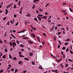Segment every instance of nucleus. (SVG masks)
<instances>
[{"mask_svg":"<svg viewBox=\"0 0 73 73\" xmlns=\"http://www.w3.org/2000/svg\"><path fill=\"white\" fill-rule=\"evenodd\" d=\"M38 68H39V69H42V70L43 69L42 68V67L40 66L38 67Z\"/></svg>","mask_w":73,"mask_h":73,"instance_id":"31","label":"nucleus"},{"mask_svg":"<svg viewBox=\"0 0 73 73\" xmlns=\"http://www.w3.org/2000/svg\"><path fill=\"white\" fill-rule=\"evenodd\" d=\"M12 44L13 48H14L15 46H16V42H13L12 43Z\"/></svg>","mask_w":73,"mask_h":73,"instance_id":"1","label":"nucleus"},{"mask_svg":"<svg viewBox=\"0 0 73 73\" xmlns=\"http://www.w3.org/2000/svg\"><path fill=\"white\" fill-rule=\"evenodd\" d=\"M33 51L32 52H30L29 53V56H32L33 54Z\"/></svg>","mask_w":73,"mask_h":73,"instance_id":"3","label":"nucleus"},{"mask_svg":"<svg viewBox=\"0 0 73 73\" xmlns=\"http://www.w3.org/2000/svg\"><path fill=\"white\" fill-rule=\"evenodd\" d=\"M61 33V32H59L58 33V35H60Z\"/></svg>","mask_w":73,"mask_h":73,"instance_id":"40","label":"nucleus"},{"mask_svg":"<svg viewBox=\"0 0 73 73\" xmlns=\"http://www.w3.org/2000/svg\"><path fill=\"white\" fill-rule=\"evenodd\" d=\"M34 20L36 21V22H38V20H37V18H35L34 19Z\"/></svg>","mask_w":73,"mask_h":73,"instance_id":"8","label":"nucleus"},{"mask_svg":"<svg viewBox=\"0 0 73 73\" xmlns=\"http://www.w3.org/2000/svg\"><path fill=\"white\" fill-rule=\"evenodd\" d=\"M68 60L71 61V62H73V61L72 60L70 59H68Z\"/></svg>","mask_w":73,"mask_h":73,"instance_id":"38","label":"nucleus"},{"mask_svg":"<svg viewBox=\"0 0 73 73\" xmlns=\"http://www.w3.org/2000/svg\"><path fill=\"white\" fill-rule=\"evenodd\" d=\"M48 23H51V21L49 19H48Z\"/></svg>","mask_w":73,"mask_h":73,"instance_id":"37","label":"nucleus"},{"mask_svg":"<svg viewBox=\"0 0 73 73\" xmlns=\"http://www.w3.org/2000/svg\"><path fill=\"white\" fill-rule=\"evenodd\" d=\"M6 13H5V15H7L8 14V11L7 9H5Z\"/></svg>","mask_w":73,"mask_h":73,"instance_id":"6","label":"nucleus"},{"mask_svg":"<svg viewBox=\"0 0 73 73\" xmlns=\"http://www.w3.org/2000/svg\"><path fill=\"white\" fill-rule=\"evenodd\" d=\"M13 60H17V58H16V57H15L13 59Z\"/></svg>","mask_w":73,"mask_h":73,"instance_id":"29","label":"nucleus"},{"mask_svg":"<svg viewBox=\"0 0 73 73\" xmlns=\"http://www.w3.org/2000/svg\"><path fill=\"white\" fill-rule=\"evenodd\" d=\"M17 44H19V40H17Z\"/></svg>","mask_w":73,"mask_h":73,"instance_id":"43","label":"nucleus"},{"mask_svg":"<svg viewBox=\"0 0 73 73\" xmlns=\"http://www.w3.org/2000/svg\"><path fill=\"white\" fill-rule=\"evenodd\" d=\"M40 0H34L33 1V2L34 3H35L36 2H37L38 1H39Z\"/></svg>","mask_w":73,"mask_h":73,"instance_id":"7","label":"nucleus"},{"mask_svg":"<svg viewBox=\"0 0 73 73\" xmlns=\"http://www.w3.org/2000/svg\"><path fill=\"white\" fill-rule=\"evenodd\" d=\"M23 7H21V8L20 10L22 11V9H23Z\"/></svg>","mask_w":73,"mask_h":73,"instance_id":"61","label":"nucleus"},{"mask_svg":"<svg viewBox=\"0 0 73 73\" xmlns=\"http://www.w3.org/2000/svg\"><path fill=\"white\" fill-rule=\"evenodd\" d=\"M19 46H20L21 47V48H23V47H24V45L23 44H21L19 45Z\"/></svg>","mask_w":73,"mask_h":73,"instance_id":"9","label":"nucleus"},{"mask_svg":"<svg viewBox=\"0 0 73 73\" xmlns=\"http://www.w3.org/2000/svg\"><path fill=\"white\" fill-rule=\"evenodd\" d=\"M33 37L34 38L35 37V34H33Z\"/></svg>","mask_w":73,"mask_h":73,"instance_id":"64","label":"nucleus"},{"mask_svg":"<svg viewBox=\"0 0 73 73\" xmlns=\"http://www.w3.org/2000/svg\"><path fill=\"white\" fill-rule=\"evenodd\" d=\"M64 15H67V13H66V11L64 12Z\"/></svg>","mask_w":73,"mask_h":73,"instance_id":"52","label":"nucleus"},{"mask_svg":"<svg viewBox=\"0 0 73 73\" xmlns=\"http://www.w3.org/2000/svg\"><path fill=\"white\" fill-rule=\"evenodd\" d=\"M19 13L20 14H21L22 13V10H20Z\"/></svg>","mask_w":73,"mask_h":73,"instance_id":"32","label":"nucleus"},{"mask_svg":"<svg viewBox=\"0 0 73 73\" xmlns=\"http://www.w3.org/2000/svg\"><path fill=\"white\" fill-rule=\"evenodd\" d=\"M14 8L15 9L16 8V5H15L14 6Z\"/></svg>","mask_w":73,"mask_h":73,"instance_id":"44","label":"nucleus"},{"mask_svg":"<svg viewBox=\"0 0 73 73\" xmlns=\"http://www.w3.org/2000/svg\"><path fill=\"white\" fill-rule=\"evenodd\" d=\"M42 28H44V29H46L45 27H44V26L42 25Z\"/></svg>","mask_w":73,"mask_h":73,"instance_id":"55","label":"nucleus"},{"mask_svg":"<svg viewBox=\"0 0 73 73\" xmlns=\"http://www.w3.org/2000/svg\"><path fill=\"white\" fill-rule=\"evenodd\" d=\"M0 43H1V44H2V43H3V41L0 40Z\"/></svg>","mask_w":73,"mask_h":73,"instance_id":"60","label":"nucleus"},{"mask_svg":"<svg viewBox=\"0 0 73 73\" xmlns=\"http://www.w3.org/2000/svg\"><path fill=\"white\" fill-rule=\"evenodd\" d=\"M57 27H55V30H57Z\"/></svg>","mask_w":73,"mask_h":73,"instance_id":"54","label":"nucleus"},{"mask_svg":"<svg viewBox=\"0 0 73 73\" xmlns=\"http://www.w3.org/2000/svg\"><path fill=\"white\" fill-rule=\"evenodd\" d=\"M6 24L8 25H9V22H7Z\"/></svg>","mask_w":73,"mask_h":73,"instance_id":"30","label":"nucleus"},{"mask_svg":"<svg viewBox=\"0 0 73 73\" xmlns=\"http://www.w3.org/2000/svg\"><path fill=\"white\" fill-rule=\"evenodd\" d=\"M37 18H38V19H39V20H40V21H41V19L40 18V17L38 16L37 17Z\"/></svg>","mask_w":73,"mask_h":73,"instance_id":"15","label":"nucleus"},{"mask_svg":"<svg viewBox=\"0 0 73 73\" xmlns=\"http://www.w3.org/2000/svg\"><path fill=\"white\" fill-rule=\"evenodd\" d=\"M19 57H23V55L21 54L19 55Z\"/></svg>","mask_w":73,"mask_h":73,"instance_id":"46","label":"nucleus"},{"mask_svg":"<svg viewBox=\"0 0 73 73\" xmlns=\"http://www.w3.org/2000/svg\"><path fill=\"white\" fill-rule=\"evenodd\" d=\"M21 49L22 52H23L24 50V49L22 48Z\"/></svg>","mask_w":73,"mask_h":73,"instance_id":"57","label":"nucleus"},{"mask_svg":"<svg viewBox=\"0 0 73 73\" xmlns=\"http://www.w3.org/2000/svg\"><path fill=\"white\" fill-rule=\"evenodd\" d=\"M9 57L10 58H12V57L11 56V54H9Z\"/></svg>","mask_w":73,"mask_h":73,"instance_id":"22","label":"nucleus"},{"mask_svg":"<svg viewBox=\"0 0 73 73\" xmlns=\"http://www.w3.org/2000/svg\"><path fill=\"white\" fill-rule=\"evenodd\" d=\"M5 50L6 53H7L8 51L7 50V48H5Z\"/></svg>","mask_w":73,"mask_h":73,"instance_id":"26","label":"nucleus"},{"mask_svg":"<svg viewBox=\"0 0 73 73\" xmlns=\"http://www.w3.org/2000/svg\"><path fill=\"white\" fill-rule=\"evenodd\" d=\"M26 30H24L21 31L22 33H24L25 31H26Z\"/></svg>","mask_w":73,"mask_h":73,"instance_id":"14","label":"nucleus"},{"mask_svg":"<svg viewBox=\"0 0 73 73\" xmlns=\"http://www.w3.org/2000/svg\"><path fill=\"white\" fill-rule=\"evenodd\" d=\"M39 12H42V11H43V10H42V8L39 9Z\"/></svg>","mask_w":73,"mask_h":73,"instance_id":"13","label":"nucleus"},{"mask_svg":"<svg viewBox=\"0 0 73 73\" xmlns=\"http://www.w3.org/2000/svg\"><path fill=\"white\" fill-rule=\"evenodd\" d=\"M63 58L64 59V58H65V55L63 54Z\"/></svg>","mask_w":73,"mask_h":73,"instance_id":"58","label":"nucleus"},{"mask_svg":"<svg viewBox=\"0 0 73 73\" xmlns=\"http://www.w3.org/2000/svg\"><path fill=\"white\" fill-rule=\"evenodd\" d=\"M4 71V70H0V72H1V73H2V72H3V71Z\"/></svg>","mask_w":73,"mask_h":73,"instance_id":"47","label":"nucleus"},{"mask_svg":"<svg viewBox=\"0 0 73 73\" xmlns=\"http://www.w3.org/2000/svg\"><path fill=\"white\" fill-rule=\"evenodd\" d=\"M29 38H28L27 37H24L23 38V39H28Z\"/></svg>","mask_w":73,"mask_h":73,"instance_id":"23","label":"nucleus"},{"mask_svg":"<svg viewBox=\"0 0 73 73\" xmlns=\"http://www.w3.org/2000/svg\"><path fill=\"white\" fill-rule=\"evenodd\" d=\"M28 42L29 43H30V44H32L33 43V42L32 41H31V40H29Z\"/></svg>","mask_w":73,"mask_h":73,"instance_id":"5","label":"nucleus"},{"mask_svg":"<svg viewBox=\"0 0 73 73\" xmlns=\"http://www.w3.org/2000/svg\"><path fill=\"white\" fill-rule=\"evenodd\" d=\"M31 62L32 63V64L33 65H34L35 64V63L33 61H31Z\"/></svg>","mask_w":73,"mask_h":73,"instance_id":"19","label":"nucleus"},{"mask_svg":"<svg viewBox=\"0 0 73 73\" xmlns=\"http://www.w3.org/2000/svg\"><path fill=\"white\" fill-rule=\"evenodd\" d=\"M65 41H67V42H69V41H70V39L68 38L66 40H65Z\"/></svg>","mask_w":73,"mask_h":73,"instance_id":"12","label":"nucleus"},{"mask_svg":"<svg viewBox=\"0 0 73 73\" xmlns=\"http://www.w3.org/2000/svg\"><path fill=\"white\" fill-rule=\"evenodd\" d=\"M6 19H7V17H4L3 18V20H6Z\"/></svg>","mask_w":73,"mask_h":73,"instance_id":"39","label":"nucleus"},{"mask_svg":"<svg viewBox=\"0 0 73 73\" xmlns=\"http://www.w3.org/2000/svg\"><path fill=\"white\" fill-rule=\"evenodd\" d=\"M62 29L63 30V31H65V29L63 28H62Z\"/></svg>","mask_w":73,"mask_h":73,"instance_id":"62","label":"nucleus"},{"mask_svg":"<svg viewBox=\"0 0 73 73\" xmlns=\"http://www.w3.org/2000/svg\"><path fill=\"white\" fill-rule=\"evenodd\" d=\"M32 29H33V30H34L35 31H36V28H35V27H32Z\"/></svg>","mask_w":73,"mask_h":73,"instance_id":"28","label":"nucleus"},{"mask_svg":"<svg viewBox=\"0 0 73 73\" xmlns=\"http://www.w3.org/2000/svg\"><path fill=\"white\" fill-rule=\"evenodd\" d=\"M57 27H61V25L60 24H58V25H57Z\"/></svg>","mask_w":73,"mask_h":73,"instance_id":"59","label":"nucleus"},{"mask_svg":"<svg viewBox=\"0 0 73 73\" xmlns=\"http://www.w3.org/2000/svg\"><path fill=\"white\" fill-rule=\"evenodd\" d=\"M14 17H17V15H15V14H14Z\"/></svg>","mask_w":73,"mask_h":73,"instance_id":"49","label":"nucleus"},{"mask_svg":"<svg viewBox=\"0 0 73 73\" xmlns=\"http://www.w3.org/2000/svg\"><path fill=\"white\" fill-rule=\"evenodd\" d=\"M15 70V69L13 68H12L11 69V72H14V71Z\"/></svg>","mask_w":73,"mask_h":73,"instance_id":"20","label":"nucleus"},{"mask_svg":"<svg viewBox=\"0 0 73 73\" xmlns=\"http://www.w3.org/2000/svg\"><path fill=\"white\" fill-rule=\"evenodd\" d=\"M11 5H12V4H10L9 5H8V6L6 7V9H8V8L10 7Z\"/></svg>","mask_w":73,"mask_h":73,"instance_id":"2","label":"nucleus"},{"mask_svg":"<svg viewBox=\"0 0 73 73\" xmlns=\"http://www.w3.org/2000/svg\"><path fill=\"white\" fill-rule=\"evenodd\" d=\"M47 17L46 16H44L42 17V19H46Z\"/></svg>","mask_w":73,"mask_h":73,"instance_id":"10","label":"nucleus"},{"mask_svg":"<svg viewBox=\"0 0 73 73\" xmlns=\"http://www.w3.org/2000/svg\"><path fill=\"white\" fill-rule=\"evenodd\" d=\"M62 12H63L64 13V12H65L66 11L65 10H62Z\"/></svg>","mask_w":73,"mask_h":73,"instance_id":"41","label":"nucleus"},{"mask_svg":"<svg viewBox=\"0 0 73 73\" xmlns=\"http://www.w3.org/2000/svg\"><path fill=\"white\" fill-rule=\"evenodd\" d=\"M69 9L71 12H72V9L70 8V7L69 8Z\"/></svg>","mask_w":73,"mask_h":73,"instance_id":"35","label":"nucleus"},{"mask_svg":"<svg viewBox=\"0 0 73 73\" xmlns=\"http://www.w3.org/2000/svg\"><path fill=\"white\" fill-rule=\"evenodd\" d=\"M70 53H71V54H72V53H73V52L72 50L70 51Z\"/></svg>","mask_w":73,"mask_h":73,"instance_id":"50","label":"nucleus"},{"mask_svg":"<svg viewBox=\"0 0 73 73\" xmlns=\"http://www.w3.org/2000/svg\"><path fill=\"white\" fill-rule=\"evenodd\" d=\"M9 44L11 46H12V42H9Z\"/></svg>","mask_w":73,"mask_h":73,"instance_id":"18","label":"nucleus"},{"mask_svg":"<svg viewBox=\"0 0 73 73\" xmlns=\"http://www.w3.org/2000/svg\"><path fill=\"white\" fill-rule=\"evenodd\" d=\"M18 71V70L17 69H16L15 70V73H17V71Z\"/></svg>","mask_w":73,"mask_h":73,"instance_id":"25","label":"nucleus"},{"mask_svg":"<svg viewBox=\"0 0 73 73\" xmlns=\"http://www.w3.org/2000/svg\"><path fill=\"white\" fill-rule=\"evenodd\" d=\"M60 45H58V49H59V48H60Z\"/></svg>","mask_w":73,"mask_h":73,"instance_id":"53","label":"nucleus"},{"mask_svg":"<svg viewBox=\"0 0 73 73\" xmlns=\"http://www.w3.org/2000/svg\"><path fill=\"white\" fill-rule=\"evenodd\" d=\"M11 36H12V37H13V38H16V37H15V36L13 35V34H11Z\"/></svg>","mask_w":73,"mask_h":73,"instance_id":"21","label":"nucleus"},{"mask_svg":"<svg viewBox=\"0 0 73 73\" xmlns=\"http://www.w3.org/2000/svg\"><path fill=\"white\" fill-rule=\"evenodd\" d=\"M5 55H3V58L5 59Z\"/></svg>","mask_w":73,"mask_h":73,"instance_id":"33","label":"nucleus"},{"mask_svg":"<svg viewBox=\"0 0 73 73\" xmlns=\"http://www.w3.org/2000/svg\"><path fill=\"white\" fill-rule=\"evenodd\" d=\"M68 51H69V49L68 48H67L66 49V52H68Z\"/></svg>","mask_w":73,"mask_h":73,"instance_id":"45","label":"nucleus"},{"mask_svg":"<svg viewBox=\"0 0 73 73\" xmlns=\"http://www.w3.org/2000/svg\"><path fill=\"white\" fill-rule=\"evenodd\" d=\"M23 73H26L27 72V70H24L23 71Z\"/></svg>","mask_w":73,"mask_h":73,"instance_id":"56","label":"nucleus"},{"mask_svg":"<svg viewBox=\"0 0 73 73\" xmlns=\"http://www.w3.org/2000/svg\"><path fill=\"white\" fill-rule=\"evenodd\" d=\"M66 49V47L65 46H64L62 48V50H65V49Z\"/></svg>","mask_w":73,"mask_h":73,"instance_id":"17","label":"nucleus"},{"mask_svg":"<svg viewBox=\"0 0 73 73\" xmlns=\"http://www.w3.org/2000/svg\"><path fill=\"white\" fill-rule=\"evenodd\" d=\"M18 64L19 65H21V64H23V61H19L18 62Z\"/></svg>","mask_w":73,"mask_h":73,"instance_id":"4","label":"nucleus"},{"mask_svg":"<svg viewBox=\"0 0 73 73\" xmlns=\"http://www.w3.org/2000/svg\"><path fill=\"white\" fill-rule=\"evenodd\" d=\"M38 16L40 17H42V16H43V15H41V14H39L38 15Z\"/></svg>","mask_w":73,"mask_h":73,"instance_id":"16","label":"nucleus"},{"mask_svg":"<svg viewBox=\"0 0 73 73\" xmlns=\"http://www.w3.org/2000/svg\"><path fill=\"white\" fill-rule=\"evenodd\" d=\"M36 13H38V14L39 13H38V11H37V10L36 11Z\"/></svg>","mask_w":73,"mask_h":73,"instance_id":"51","label":"nucleus"},{"mask_svg":"<svg viewBox=\"0 0 73 73\" xmlns=\"http://www.w3.org/2000/svg\"><path fill=\"white\" fill-rule=\"evenodd\" d=\"M19 22H18L17 23H16L15 24V26H17V25H18V24H19Z\"/></svg>","mask_w":73,"mask_h":73,"instance_id":"42","label":"nucleus"},{"mask_svg":"<svg viewBox=\"0 0 73 73\" xmlns=\"http://www.w3.org/2000/svg\"><path fill=\"white\" fill-rule=\"evenodd\" d=\"M20 4H21V1H19L18 3V5L19 6H20Z\"/></svg>","mask_w":73,"mask_h":73,"instance_id":"27","label":"nucleus"},{"mask_svg":"<svg viewBox=\"0 0 73 73\" xmlns=\"http://www.w3.org/2000/svg\"><path fill=\"white\" fill-rule=\"evenodd\" d=\"M24 59V60H26V61L29 60V59L27 57L25 58Z\"/></svg>","mask_w":73,"mask_h":73,"instance_id":"11","label":"nucleus"},{"mask_svg":"<svg viewBox=\"0 0 73 73\" xmlns=\"http://www.w3.org/2000/svg\"><path fill=\"white\" fill-rule=\"evenodd\" d=\"M68 42H66V43H65L64 44L65 45H66V46L67 45H68Z\"/></svg>","mask_w":73,"mask_h":73,"instance_id":"36","label":"nucleus"},{"mask_svg":"<svg viewBox=\"0 0 73 73\" xmlns=\"http://www.w3.org/2000/svg\"><path fill=\"white\" fill-rule=\"evenodd\" d=\"M42 35L43 36H46V34H45V33H43Z\"/></svg>","mask_w":73,"mask_h":73,"instance_id":"34","label":"nucleus"},{"mask_svg":"<svg viewBox=\"0 0 73 73\" xmlns=\"http://www.w3.org/2000/svg\"><path fill=\"white\" fill-rule=\"evenodd\" d=\"M65 67H68V64H67L66 65H65Z\"/></svg>","mask_w":73,"mask_h":73,"instance_id":"48","label":"nucleus"},{"mask_svg":"<svg viewBox=\"0 0 73 73\" xmlns=\"http://www.w3.org/2000/svg\"><path fill=\"white\" fill-rule=\"evenodd\" d=\"M27 16H28L29 17H31V15L30 14H27Z\"/></svg>","mask_w":73,"mask_h":73,"instance_id":"24","label":"nucleus"},{"mask_svg":"<svg viewBox=\"0 0 73 73\" xmlns=\"http://www.w3.org/2000/svg\"><path fill=\"white\" fill-rule=\"evenodd\" d=\"M8 66L9 67H10V68H11L12 66H11V65H9Z\"/></svg>","mask_w":73,"mask_h":73,"instance_id":"63","label":"nucleus"}]
</instances>
